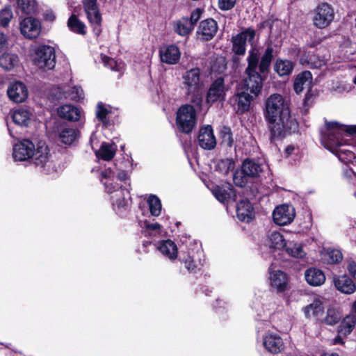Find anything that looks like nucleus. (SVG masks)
I'll list each match as a JSON object with an SVG mask.
<instances>
[{
    "instance_id": "28",
    "label": "nucleus",
    "mask_w": 356,
    "mask_h": 356,
    "mask_svg": "<svg viewBox=\"0 0 356 356\" xmlns=\"http://www.w3.org/2000/svg\"><path fill=\"white\" fill-rule=\"evenodd\" d=\"M288 243L284 236L278 232H272L268 237V245L270 248L275 250L286 249Z\"/></svg>"
},
{
    "instance_id": "42",
    "label": "nucleus",
    "mask_w": 356,
    "mask_h": 356,
    "mask_svg": "<svg viewBox=\"0 0 356 356\" xmlns=\"http://www.w3.org/2000/svg\"><path fill=\"white\" fill-rule=\"evenodd\" d=\"M343 259L341 252L338 250L327 249L323 254V259L328 264H337L340 262Z\"/></svg>"
},
{
    "instance_id": "51",
    "label": "nucleus",
    "mask_w": 356,
    "mask_h": 356,
    "mask_svg": "<svg viewBox=\"0 0 356 356\" xmlns=\"http://www.w3.org/2000/svg\"><path fill=\"white\" fill-rule=\"evenodd\" d=\"M240 36H242L245 41L248 40L252 44L254 43V39L255 37V31L252 29H248L245 31L242 32L239 34Z\"/></svg>"
},
{
    "instance_id": "45",
    "label": "nucleus",
    "mask_w": 356,
    "mask_h": 356,
    "mask_svg": "<svg viewBox=\"0 0 356 356\" xmlns=\"http://www.w3.org/2000/svg\"><path fill=\"white\" fill-rule=\"evenodd\" d=\"M149 211L152 216H158L161 213V203L159 197L154 195H151L148 200Z\"/></svg>"
},
{
    "instance_id": "9",
    "label": "nucleus",
    "mask_w": 356,
    "mask_h": 356,
    "mask_svg": "<svg viewBox=\"0 0 356 356\" xmlns=\"http://www.w3.org/2000/svg\"><path fill=\"white\" fill-rule=\"evenodd\" d=\"M296 212L291 205L282 204L277 207L273 212V219L280 226L290 224L294 219Z\"/></svg>"
},
{
    "instance_id": "64",
    "label": "nucleus",
    "mask_w": 356,
    "mask_h": 356,
    "mask_svg": "<svg viewBox=\"0 0 356 356\" xmlns=\"http://www.w3.org/2000/svg\"><path fill=\"white\" fill-rule=\"evenodd\" d=\"M117 177L121 181L125 180L127 178V174L125 171L122 170L118 172Z\"/></svg>"
},
{
    "instance_id": "17",
    "label": "nucleus",
    "mask_w": 356,
    "mask_h": 356,
    "mask_svg": "<svg viewBox=\"0 0 356 356\" xmlns=\"http://www.w3.org/2000/svg\"><path fill=\"white\" fill-rule=\"evenodd\" d=\"M198 143L204 149H212L216 147V140L211 126L208 125L200 129Z\"/></svg>"
},
{
    "instance_id": "46",
    "label": "nucleus",
    "mask_w": 356,
    "mask_h": 356,
    "mask_svg": "<svg viewBox=\"0 0 356 356\" xmlns=\"http://www.w3.org/2000/svg\"><path fill=\"white\" fill-rule=\"evenodd\" d=\"M101 59L104 65L112 70L121 71L124 68V63L122 62H118L117 60L111 58L105 55H101Z\"/></svg>"
},
{
    "instance_id": "7",
    "label": "nucleus",
    "mask_w": 356,
    "mask_h": 356,
    "mask_svg": "<svg viewBox=\"0 0 356 356\" xmlns=\"http://www.w3.org/2000/svg\"><path fill=\"white\" fill-rule=\"evenodd\" d=\"M184 88L188 95H196L202 88L200 70L193 68L187 71L182 76Z\"/></svg>"
},
{
    "instance_id": "49",
    "label": "nucleus",
    "mask_w": 356,
    "mask_h": 356,
    "mask_svg": "<svg viewBox=\"0 0 356 356\" xmlns=\"http://www.w3.org/2000/svg\"><path fill=\"white\" fill-rule=\"evenodd\" d=\"M110 111L102 103L99 102L96 107V117L103 123L107 122L106 115Z\"/></svg>"
},
{
    "instance_id": "36",
    "label": "nucleus",
    "mask_w": 356,
    "mask_h": 356,
    "mask_svg": "<svg viewBox=\"0 0 356 356\" xmlns=\"http://www.w3.org/2000/svg\"><path fill=\"white\" fill-rule=\"evenodd\" d=\"M341 318V314L338 310L334 308H329L327 310L325 316L323 317L322 316L319 321L326 325H333L339 323Z\"/></svg>"
},
{
    "instance_id": "59",
    "label": "nucleus",
    "mask_w": 356,
    "mask_h": 356,
    "mask_svg": "<svg viewBox=\"0 0 356 356\" xmlns=\"http://www.w3.org/2000/svg\"><path fill=\"white\" fill-rule=\"evenodd\" d=\"M236 3V0H224V10L232 9Z\"/></svg>"
},
{
    "instance_id": "32",
    "label": "nucleus",
    "mask_w": 356,
    "mask_h": 356,
    "mask_svg": "<svg viewBox=\"0 0 356 356\" xmlns=\"http://www.w3.org/2000/svg\"><path fill=\"white\" fill-rule=\"evenodd\" d=\"M293 69V63L289 60L277 59L274 64V70L279 76L289 75Z\"/></svg>"
},
{
    "instance_id": "61",
    "label": "nucleus",
    "mask_w": 356,
    "mask_h": 356,
    "mask_svg": "<svg viewBox=\"0 0 356 356\" xmlns=\"http://www.w3.org/2000/svg\"><path fill=\"white\" fill-rule=\"evenodd\" d=\"M7 42V39L5 36V35L0 32V50L3 49Z\"/></svg>"
},
{
    "instance_id": "44",
    "label": "nucleus",
    "mask_w": 356,
    "mask_h": 356,
    "mask_svg": "<svg viewBox=\"0 0 356 356\" xmlns=\"http://www.w3.org/2000/svg\"><path fill=\"white\" fill-rule=\"evenodd\" d=\"M285 250L289 255L296 258H302L305 255L301 245L293 242H289Z\"/></svg>"
},
{
    "instance_id": "43",
    "label": "nucleus",
    "mask_w": 356,
    "mask_h": 356,
    "mask_svg": "<svg viewBox=\"0 0 356 356\" xmlns=\"http://www.w3.org/2000/svg\"><path fill=\"white\" fill-rule=\"evenodd\" d=\"M35 0H17L19 10L24 14H32L36 10Z\"/></svg>"
},
{
    "instance_id": "20",
    "label": "nucleus",
    "mask_w": 356,
    "mask_h": 356,
    "mask_svg": "<svg viewBox=\"0 0 356 356\" xmlns=\"http://www.w3.org/2000/svg\"><path fill=\"white\" fill-rule=\"evenodd\" d=\"M58 115L69 121L76 122L80 120L82 111L72 104H65L58 109Z\"/></svg>"
},
{
    "instance_id": "31",
    "label": "nucleus",
    "mask_w": 356,
    "mask_h": 356,
    "mask_svg": "<svg viewBox=\"0 0 356 356\" xmlns=\"http://www.w3.org/2000/svg\"><path fill=\"white\" fill-rule=\"evenodd\" d=\"M241 167L243 169V172L248 177H255L262 171V168L259 163L250 159L245 160Z\"/></svg>"
},
{
    "instance_id": "3",
    "label": "nucleus",
    "mask_w": 356,
    "mask_h": 356,
    "mask_svg": "<svg viewBox=\"0 0 356 356\" xmlns=\"http://www.w3.org/2000/svg\"><path fill=\"white\" fill-rule=\"evenodd\" d=\"M248 65L246 68L248 78L245 80V86L247 91H250L254 97L257 96L262 86L261 77L257 72L259 62L258 51L255 49L250 52L248 58Z\"/></svg>"
},
{
    "instance_id": "47",
    "label": "nucleus",
    "mask_w": 356,
    "mask_h": 356,
    "mask_svg": "<svg viewBox=\"0 0 356 356\" xmlns=\"http://www.w3.org/2000/svg\"><path fill=\"white\" fill-rule=\"evenodd\" d=\"M240 35H237L233 38V51L238 55H243L245 52V40L241 38Z\"/></svg>"
},
{
    "instance_id": "21",
    "label": "nucleus",
    "mask_w": 356,
    "mask_h": 356,
    "mask_svg": "<svg viewBox=\"0 0 356 356\" xmlns=\"http://www.w3.org/2000/svg\"><path fill=\"white\" fill-rule=\"evenodd\" d=\"M333 281L336 288L341 293L351 294L356 290L353 281L346 275L335 276Z\"/></svg>"
},
{
    "instance_id": "12",
    "label": "nucleus",
    "mask_w": 356,
    "mask_h": 356,
    "mask_svg": "<svg viewBox=\"0 0 356 356\" xmlns=\"http://www.w3.org/2000/svg\"><path fill=\"white\" fill-rule=\"evenodd\" d=\"M269 280L270 286L276 289L277 293H282L286 290L289 277L283 271L273 270L270 266L269 268Z\"/></svg>"
},
{
    "instance_id": "13",
    "label": "nucleus",
    "mask_w": 356,
    "mask_h": 356,
    "mask_svg": "<svg viewBox=\"0 0 356 356\" xmlns=\"http://www.w3.org/2000/svg\"><path fill=\"white\" fill-rule=\"evenodd\" d=\"M20 30L24 37L29 39L36 38L40 33V22L36 19L26 17L21 22Z\"/></svg>"
},
{
    "instance_id": "53",
    "label": "nucleus",
    "mask_w": 356,
    "mask_h": 356,
    "mask_svg": "<svg viewBox=\"0 0 356 356\" xmlns=\"http://www.w3.org/2000/svg\"><path fill=\"white\" fill-rule=\"evenodd\" d=\"M224 143L227 142L228 145L231 147L234 143V140L232 136L231 130L228 127H224Z\"/></svg>"
},
{
    "instance_id": "25",
    "label": "nucleus",
    "mask_w": 356,
    "mask_h": 356,
    "mask_svg": "<svg viewBox=\"0 0 356 356\" xmlns=\"http://www.w3.org/2000/svg\"><path fill=\"white\" fill-rule=\"evenodd\" d=\"M222 94V79H217L211 86L207 97L208 103H213L217 101Z\"/></svg>"
},
{
    "instance_id": "37",
    "label": "nucleus",
    "mask_w": 356,
    "mask_h": 356,
    "mask_svg": "<svg viewBox=\"0 0 356 356\" xmlns=\"http://www.w3.org/2000/svg\"><path fill=\"white\" fill-rule=\"evenodd\" d=\"M300 60L302 64L307 63L312 68H319L326 63V60L324 57H320L316 54H309L307 56H303Z\"/></svg>"
},
{
    "instance_id": "26",
    "label": "nucleus",
    "mask_w": 356,
    "mask_h": 356,
    "mask_svg": "<svg viewBox=\"0 0 356 356\" xmlns=\"http://www.w3.org/2000/svg\"><path fill=\"white\" fill-rule=\"evenodd\" d=\"M19 57L11 53H5L0 56V66L5 70L10 71L19 65Z\"/></svg>"
},
{
    "instance_id": "50",
    "label": "nucleus",
    "mask_w": 356,
    "mask_h": 356,
    "mask_svg": "<svg viewBox=\"0 0 356 356\" xmlns=\"http://www.w3.org/2000/svg\"><path fill=\"white\" fill-rule=\"evenodd\" d=\"M13 17L12 12L10 9L6 8L0 12V25L6 26Z\"/></svg>"
},
{
    "instance_id": "35",
    "label": "nucleus",
    "mask_w": 356,
    "mask_h": 356,
    "mask_svg": "<svg viewBox=\"0 0 356 356\" xmlns=\"http://www.w3.org/2000/svg\"><path fill=\"white\" fill-rule=\"evenodd\" d=\"M12 118L16 124L27 126L31 119V113L26 109H18L13 112Z\"/></svg>"
},
{
    "instance_id": "4",
    "label": "nucleus",
    "mask_w": 356,
    "mask_h": 356,
    "mask_svg": "<svg viewBox=\"0 0 356 356\" xmlns=\"http://www.w3.org/2000/svg\"><path fill=\"white\" fill-rule=\"evenodd\" d=\"M196 123V112L191 104L181 106L177 112L176 124L178 129L185 134H189Z\"/></svg>"
},
{
    "instance_id": "2",
    "label": "nucleus",
    "mask_w": 356,
    "mask_h": 356,
    "mask_svg": "<svg viewBox=\"0 0 356 356\" xmlns=\"http://www.w3.org/2000/svg\"><path fill=\"white\" fill-rule=\"evenodd\" d=\"M354 131L355 128L348 129L337 122H328L325 130L322 131V143L325 148L335 154L339 160L349 162L355 158L354 154L349 149H341V147L346 144L343 135Z\"/></svg>"
},
{
    "instance_id": "34",
    "label": "nucleus",
    "mask_w": 356,
    "mask_h": 356,
    "mask_svg": "<svg viewBox=\"0 0 356 356\" xmlns=\"http://www.w3.org/2000/svg\"><path fill=\"white\" fill-rule=\"evenodd\" d=\"M356 324V316L355 314H350L346 316L339 327V333L346 336L353 330Z\"/></svg>"
},
{
    "instance_id": "62",
    "label": "nucleus",
    "mask_w": 356,
    "mask_h": 356,
    "mask_svg": "<svg viewBox=\"0 0 356 356\" xmlns=\"http://www.w3.org/2000/svg\"><path fill=\"white\" fill-rule=\"evenodd\" d=\"M115 204H116L119 207H124L127 205V201L125 200V199L124 197L122 200L116 199L115 200Z\"/></svg>"
},
{
    "instance_id": "54",
    "label": "nucleus",
    "mask_w": 356,
    "mask_h": 356,
    "mask_svg": "<svg viewBox=\"0 0 356 356\" xmlns=\"http://www.w3.org/2000/svg\"><path fill=\"white\" fill-rule=\"evenodd\" d=\"M211 193L214 197L220 202H222V188L219 186H214L211 188Z\"/></svg>"
},
{
    "instance_id": "27",
    "label": "nucleus",
    "mask_w": 356,
    "mask_h": 356,
    "mask_svg": "<svg viewBox=\"0 0 356 356\" xmlns=\"http://www.w3.org/2000/svg\"><path fill=\"white\" fill-rule=\"evenodd\" d=\"M303 311L306 317L313 316L319 320L323 316V304L319 300H315L312 303L304 307Z\"/></svg>"
},
{
    "instance_id": "63",
    "label": "nucleus",
    "mask_w": 356,
    "mask_h": 356,
    "mask_svg": "<svg viewBox=\"0 0 356 356\" xmlns=\"http://www.w3.org/2000/svg\"><path fill=\"white\" fill-rule=\"evenodd\" d=\"M147 228L150 230H157L161 228V225L159 223H152L147 225Z\"/></svg>"
},
{
    "instance_id": "5",
    "label": "nucleus",
    "mask_w": 356,
    "mask_h": 356,
    "mask_svg": "<svg viewBox=\"0 0 356 356\" xmlns=\"http://www.w3.org/2000/svg\"><path fill=\"white\" fill-rule=\"evenodd\" d=\"M33 63L40 69L51 70L56 65L54 49L49 45L38 47L34 50Z\"/></svg>"
},
{
    "instance_id": "57",
    "label": "nucleus",
    "mask_w": 356,
    "mask_h": 356,
    "mask_svg": "<svg viewBox=\"0 0 356 356\" xmlns=\"http://www.w3.org/2000/svg\"><path fill=\"white\" fill-rule=\"evenodd\" d=\"M102 177L106 179H112L115 177V172L111 168L106 169L101 173Z\"/></svg>"
},
{
    "instance_id": "18",
    "label": "nucleus",
    "mask_w": 356,
    "mask_h": 356,
    "mask_svg": "<svg viewBox=\"0 0 356 356\" xmlns=\"http://www.w3.org/2000/svg\"><path fill=\"white\" fill-rule=\"evenodd\" d=\"M159 54L161 62L168 65L177 63L181 56L179 49L174 44L161 48Z\"/></svg>"
},
{
    "instance_id": "41",
    "label": "nucleus",
    "mask_w": 356,
    "mask_h": 356,
    "mask_svg": "<svg viewBox=\"0 0 356 356\" xmlns=\"http://www.w3.org/2000/svg\"><path fill=\"white\" fill-rule=\"evenodd\" d=\"M273 48L268 46L263 54L259 64V70L261 73H265L268 71L273 58Z\"/></svg>"
},
{
    "instance_id": "22",
    "label": "nucleus",
    "mask_w": 356,
    "mask_h": 356,
    "mask_svg": "<svg viewBox=\"0 0 356 356\" xmlns=\"http://www.w3.org/2000/svg\"><path fill=\"white\" fill-rule=\"evenodd\" d=\"M305 277L307 282L312 286H317L323 284L325 280L323 272L318 268H311L305 271Z\"/></svg>"
},
{
    "instance_id": "8",
    "label": "nucleus",
    "mask_w": 356,
    "mask_h": 356,
    "mask_svg": "<svg viewBox=\"0 0 356 356\" xmlns=\"http://www.w3.org/2000/svg\"><path fill=\"white\" fill-rule=\"evenodd\" d=\"M83 5L88 21L95 26L94 31L95 34L99 35L101 32L99 26L102 22V15L97 3V0H83Z\"/></svg>"
},
{
    "instance_id": "38",
    "label": "nucleus",
    "mask_w": 356,
    "mask_h": 356,
    "mask_svg": "<svg viewBox=\"0 0 356 356\" xmlns=\"http://www.w3.org/2000/svg\"><path fill=\"white\" fill-rule=\"evenodd\" d=\"M67 26L69 29L78 34L85 35L86 33L85 24L80 21L75 15H72L68 19Z\"/></svg>"
},
{
    "instance_id": "56",
    "label": "nucleus",
    "mask_w": 356,
    "mask_h": 356,
    "mask_svg": "<svg viewBox=\"0 0 356 356\" xmlns=\"http://www.w3.org/2000/svg\"><path fill=\"white\" fill-rule=\"evenodd\" d=\"M334 90L339 92H348L350 89V86L348 84L339 83V86L333 87Z\"/></svg>"
},
{
    "instance_id": "10",
    "label": "nucleus",
    "mask_w": 356,
    "mask_h": 356,
    "mask_svg": "<svg viewBox=\"0 0 356 356\" xmlns=\"http://www.w3.org/2000/svg\"><path fill=\"white\" fill-rule=\"evenodd\" d=\"M31 159L38 166L41 168L50 167L51 154L44 142L40 141L38 143L36 148L34 147L33 154Z\"/></svg>"
},
{
    "instance_id": "19",
    "label": "nucleus",
    "mask_w": 356,
    "mask_h": 356,
    "mask_svg": "<svg viewBox=\"0 0 356 356\" xmlns=\"http://www.w3.org/2000/svg\"><path fill=\"white\" fill-rule=\"evenodd\" d=\"M236 214L240 220L248 222L254 217V209L249 200H242L237 204Z\"/></svg>"
},
{
    "instance_id": "15",
    "label": "nucleus",
    "mask_w": 356,
    "mask_h": 356,
    "mask_svg": "<svg viewBox=\"0 0 356 356\" xmlns=\"http://www.w3.org/2000/svg\"><path fill=\"white\" fill-rule=\"evenodd\" d=\"M9 99L15 103L23 102L28 97L26 86L21 81L11 83L7 90Z\"/></svg>"
},
{
    "instance_id": "1",
    "label": "nucleus",
    "mask_w": 356,
    "mask_h": 356,
    "mask_svg": "<svg viewBox=\"0 0 356 356\" xmlns=\"http://www.w3.org/2000/svg\"><path fill=\"white\" fill-rule=\"evenodd\" d=\"M266 118L270 124L272 136H281L296 131L298 123L290 114L289 108L282 95H271L266 102Z\"/></svg>"
},
{
    "instance_id": "39",
    "label": "nucleus",
    "mask_w": 356,
    "mask_h": 356,
    "mask_svg": "<svg viewBox=\"0 0 356 356\" xmlns=\"http://www.w3.org/2000/svg\"><path fill=\"white\" fill-rule=\"evenodd\" d=\"M174 29L177 33L185 36L190 33L193 27L188 18H183L175 23Z\"/></svg>"
},
{
    "instance_id": "23",
    "label": "nucleus",
    "mask_w": 356,
    "mask_h": 356,
    "mask_svg": "<svg viewBox=\"0 0 356 356\" xmlns=\"http://www.w3.org/2000/svg\"><path fill=\"white\" fill-rule=\"evenodd\" d=\"M158 249L162 254L167 257L170 260H174L177 257V247L171 240L163 241L158 247Z\"/></svg>"
},
{
    "instance_id": "6",
    "label": "nucleus",
    "mask_w": 356,
    "mask_h": 356,
    "mask_svg": "<svg viewBox=\"0 0 356 356\" xmlns=\"http://www.w3.org/2000/svg\"><path fill=\"white\" fill-rule=\"evenodd\" d=\"M334 18V12L332 7L327 3H323L314 10L312 22L315 27L325 29L331 24Z\"/></svg>"
},
{
    "instance_id": "24",
    "label": "nucleus",
    "mask_w": 356,
    "mask_h": 356,
    "mask_svg": "<svg viewBox=\"0 0 356 356\" xmlns=\"http://www.w3.org/2000/svg\"><path fill=\"white\" fill-rule=\"evenodd\" d=\"M312 80V76L309 71H305L298 74L294 82V90L296 93H300L305 88L309 87Z\"/></svg>"
},
{
    "instance_id": "52",
    "label": "nucleus",
    "mask_w": 356,
    "mask_h": 356,
    "mask_svg": "<svg viewBox=\"0 0 356 356\" xmlns=\"http://www.w3.org/2000/svg\"><path fill=\"white\" fill-rule=\"evenodd\" d=\"M203 10L201 8L195 9L191 15L190 19L188 21L191 22V26L193 27L194 24H195L199 19L201 18Z\"/></svg>"
},
{
    "instance_id": "16",
    "label": "nucleus",
    "mask_w": 356,
    "mask_h": 356,
    "mask_svg": "<svg viewBox=\"0 0 356 356\" xmlns=\"http://www.w3.org/2000/svg\"><path fill=\"white\" fill-rule=\"evenodd\" d=\"M218 31V25L213 19H207L200 22L197 35L202 40H209L213 38Z\"/></svg>"
},
{
    "instance_id": "29",
    "label": "nucleus",
    "mask_w": 356,
    "mask_h": 356,
    "mask_svg": "<svg viewBox=\"0 0 356 356\" xmlns=\"http://www.w3.org/2000/svg\"><path fill=\"white\" fill-rule=\"evenodd\" d=\"M115 152L116 148L114 144L103 143L99 149L95 152V154L99 159L110 161L114 157Z\"/></svg>"
},
{
    "instance_id": "58",
    "label": "nucleus",
    "mask_w": 356,
    "mask_h": 356,
    "mask_svg": "<svg viewBox=\"0 0 356 356\" xmlns=\"http://www.w3.org/2000/svg\"><path fill=\"white\" fill-rule=\"evenodd\" d=\"M348 270L350 274L356 280V263L355 261L348 263Z\"/></svg>"
},
{
    "instance_id": "30",
    "label": "nucleus",
    "mask_w": 356,
    "mask_h": 356,
    "mask_svg": "<svg viewBox=\"0 0 356 356\" xmlns=\"http://www.w3.org/2000/svg\"><path fill=\"white\" fill-rule=\"evenodd\" d=\"M253 97L254 96L250 95L248 92L238 93L235 97V101L237 102L238 112L243 113L248 111Z\"/></svg>"
},
{
    "instance_id": "33",
    "label": "nucleus",
    "mask_w": 356,
    "mask_h": 356,
    "mask_svg": "<svg viewBox=\"0 0 356 356\" xmlns=\"http://www.w3.org/2000/svg\"><path fill=\"white\" fill-rule=\"evenodd\" d=\"M79 132L77 129L70 127H63L59 133V137L62 143L72 144L79 137Z\"/></svg>"
},
{
    "instance_id": "60",
    "label": "nucleus",
    "mask_w": 356,
    "mask_h": 356,
    "mask_svg": "<svg viewBox=\"0 0 356 356\" xmlns=\"http://www.w3.org/2000/svg\"><path fill=\"white\" fill-rule=\"evenodd\" d=\"M106 190L108 193H112L113 191H116V188H118V186H113L112 183H104Z\"/></svg>"
},
{
    "instance_id": "40",
    "label": "nucleus",
    "mask_w": 356,
    "mask_h": 356,
    "mask_svg": "<svg viewBox=\"0 0 356 356\" xmlns=\"http://www.w3.org/2000/svg\"><path fill=\"white\" fill-rule=\"evenodd\" d=\"M69 98L74 101H79L83 99L84 92L83 89L79 86H74L73 88H67L63 90V95H60L59 97Z\"/></svg>"
},
{
    "instance_id": "48",
    "label": "nucleus",
    "mask_w": 356,
    "mask_h": 356,
    "mask_svg": "<svg viewBox=\"0 0 356 356\" xmlns=\"http://www.w3.org/2000/svg\"><path fill=\"white\" fill-rule=\"evenodd\" d=\"M232 177L234 183L239 187H243L248 181V176L245 175L242 168L241 170L235 171Z\"/></svg>"
},
{
    "instance_id": "55",
    "label": "nucleus",
    "mask_w": 356,
    "mask_h": 356,
    "mask_svg": "<svg viewBox=\"0 0 356 356\" xmlns=\"http://www.w3.org/2000/svg\"><path fill=\"white\" fill-rule=\"evenodd\" d=\"M185 264V267L190 272H193L196 269V265L195 264L193 260L191 259V257H188L186 259L183 260Z\"/></svg>"
},
{
    "instance_id": "14",
    "label": "nucleus",
    "mask_w": 356,
    "mask_h": 356,
    "mask_svg": "<svg viewBox=\"0 0 356 356\" xmlns=\"http://www.w3.org/2000/svg\"><path fill=\"white\" fill-rule=\"evenodd\" d=\"M263 344L266 350L273 354H278L284 348V343L281 337L272 332L264 336Z\"/></svg>"
},
{
    "instance_id": "11",
    "label": "nucleus",
    "mask_w": 356,
    "mask_h": 356,
    "mask_svg": "<svg viewBox=\"0 0 356 356\" xmlns=\"http://www.w3.org/2000/svg\"><path fill=\"white\" fill-rule=\"evenodd\" d=\"M34 145L29 140H24L13 147V156L15 161H24L31 159L33 154Z\"/></svg>"
}]
</instances>
